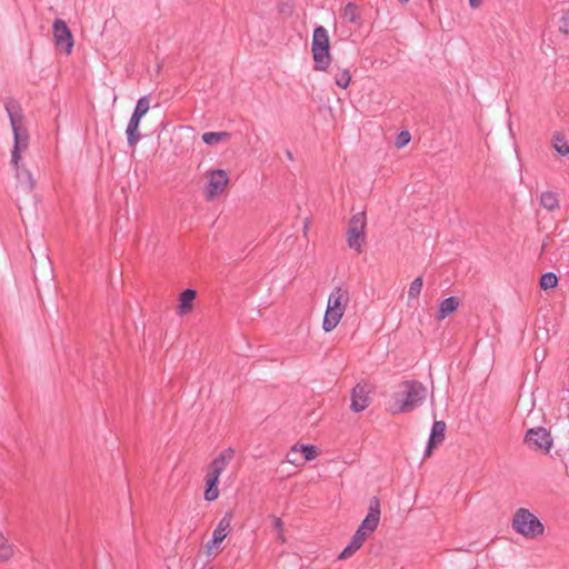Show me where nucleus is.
I'll return each instance as SVG.
<instances>
[{
    "mask_svg": "<svg viewBox=\"0 0 569 569\" xmlns=\"http://www.w3.org/2000/svg\"><path fill=\"white\" fill-rule=\"evenodd\" d=\"M512 529L527 539L538 538L545 532L541 521L526 508H519L515 512Z\"/></svg>",
    "mask_w": 569,
    "mask_h": 569,
    "instance_id": "5",
    "label": "nucleus"
},
{
    "mask_svg": "<svg viewBox=\"0 0 569 569\" xmlns=\"http://www.w3.org/2000/svg\"><path fill=\"white\" fill-rule=\"evenodd\" d=\"M4 108L13 132L11 164H18L22 160V153L29 147V132L26 127L24 114L20 104L16 100L9 99L4 102Z\"/></svg>",
    "mask_w": 569,
    "mask_h": 569,
    "instance_id": "2",
    "label": "nucleus"
},
{
    "mask_svg": "<svg viewBox=\"0 0 569 569\" xmlns=\"http://www.w3.org/2000/svg\"><path fill=\"white\" fill-rule=\"evenodd\" d=\"M149 109H150L149 98L147 96H144L138 100L132 114L137 116L139 118H143L146 116V113L149 111Z\"/></svg>",
    "mask_w": 569,
    "mask_h": 569,
    "instance_id": "25",
    "label": "nucleus"
},
{
    "mask_svg": "<svg viewBox=\"0 0 569 569\" xmlns=\"http://www.w3.org/2000/svg\"><path fill=\"white\" fill-rule=\"evenodd\" d=\"M349 301L350 293L347 288L336 287L331 291L322 321L323 331L331 332L337 328L346 312Z\"/></svg>",
    "mask_w": 569,
    "mask_h": 569,
    "instance_id": "3",
    "label": "nucleus"
},
{
    "mask_svg": "<svg viewBox=\"0 0 569 569\" xmlns=\"http://www.w3.org/2000/svg\"><path fill=\"white\" fill-rule=\"evenodd\" d=\"M18 188L26 194H30L36 188L32 172L21 162L12 164Z\"/></svg>",
    "mask_w": 569,
    "mask_h": 569,
    "instance_id": "13",
    "label": "nucleus"
},
{
    "mask_svg": "<svg viewBox=\"0 0 569 569\" xmlns=\"http://www.w3.org/2000/svg\"><path fill=\"white\" fill-rule=\"evenodd\" d=\"M53 39L58 50L63 51L67 54L72 52L73 37L72 33L63 20H56L52 26Z\"/></svg>",
    "mask_w": 569,
    "mask_h": 569,
    "instance_id": "9",
    "label": "nucleus"
},
{
    "mask_svg": "<svg viewBox=\"0 0 569 569\" xmlns=\"http://www.w3.org/2000/svg\"><path fill=\"white\" fill-rule=\"evenodd\" d=\"M372 390L373 388L369 383H357L351 390L350 409L353 412H361L367 409L371 402L370 395Z\"/></svg>",
    "mask_w": 569,
    "mask_h": 569,
    "instance_id": "11",
    "label": "nucleus"
},
{
    "mask_svg": "<svg viewBox=\"0 0 569 569\" xmlns=\"http://www.w3.org/2000/svg\"><path fill=\"white\" fill-rule=\"evenodd\" d=\"M343 16L346 19H348L351 22H356L358 13H357V7L352 3H348L345 7Z\"/></svg>",
    "mask_w": 569,
    "mask_h": 569,
    "instance_id": "29",
    "label": "nucleus"
},
{
    "mask_svg": "<svg viewBox=\"0 0 569 569\" xmlns=\"http://www.w3.org/2000/svg\"><path fill=\"white\" fill-rule=\"evenodd\" d=\"M427 393L428 390L421 382L405 380L390 396L387 409L392 415L411 412L425 401Z\"/></svg>",
    "mask_w": 569,
    "mask_h": 569,
    "instance_id": "1",
    "label": "nucleus"
},
{
    "mask_svg": "<svg viewBox=\"0 0 569 569\" xmlns=\"http://www.w3.org/2000/svg\"><path fill=\"white\" fill-rule=\"evenodd\" d=\"M539 284L543 290L552 289L558 284V278L555 273L547 272L541 276Z\"/></svg>",
    "mask_w": 569,
    "mask_h": 569,
    "instance_id": "26",
    "label": "nucleus"
},
{
    "mask_svg": "<svg viewBox=\"0 0 569 569\" xmlns=\"http://www.w3.org/2000/svg\"><path fill=\"white\" fill-rule=\"evenodd\" d=\"M17 547L0 531V563L8 562L14 557Z\"/></svg>",
    "mask_w": 569,
    "mask_h": 569,
    "instance_id": "17",
    "label": "nucleus"
},
{
    "mask_svg": "<svg viewBox=\"0 0 569 569\" xmlns=\"http://www.w3.org/2000/svg\"><path fill=\"white\" fill-rule=\"evenodd\" d=\"M297 456L298 455H291V451H290L289 455H288V462H290L292 465H300L301 461L298 459Z\"/></svg>",
    "mask_w": 569,
    "mask_h": 569,
    "instance_id": "36",
    "label": "nucleus"
},
{
    "mask_svg": "<svg viewBox=\"0 0 569 569\" xmlns=\"http://www.w3.org/2000/svg\"><path fill=\"white\" fill-rule=\"evenodd\" d=\"M201 138L206 144L214 146L221 141L228 140L230 138V133L226 131L204 132Z\"/></svg>",
    "mask_w": 569,
    "mask_h": 569,
    "instance_id": "21",
    "label": "nucleus"
},
{
    "mask_svg": "<svg viewBox=\"0 0 569 569\" xmlns=\"http://www.w3.org/2000/svg\"><path fill=\"white\" fill-rule=\"evenodd\" d=\"M459 299L456 297H449L439 303V310L437 313L438 320H443L449 315L455 312L459 307Z\"/></svg>",
    "mask_w": 569,
    "mask_h": 569,
    "instance_id": "18",
    "label": "nucleus"
},
{
    "mask_svg": "<svg viewBox=\"0 0 569 569\" xmlns=\"http://www.w3.org/2000/svg\"><path fill=\"white\" fill-rule=\"evenodd\" d=\"M540 203L545 209L549 211H552L559 207V200L556 193L551 191H546L541 193Z\"/></svg>",
    "mask_w": 569,
    "mask_h": 569,
    "instance_id": "22",
    "label": "nucleus"
},
{
    "mask_svg": "<svg viewBox=\"0 0 569 569\" xmlns=\"http://www.w3.org/2000/svg\"><path fill=\"white\" fill-rule=\"evenodd\" d=\"M272 519V522H273V528L279 532V539L284 542L286 541V538L283 536V522L280 518L276 517V516H272L271 517Z\"/></svg>",
    "mask_w": 569,
    "mask_h": 569,
    "instance_id": "31",
    "label": "nucleus"
},
{
    "mask_svg": "<svg viewBox=\"0 0 569 569\" xmlns=\"http://www.w3.org/2000/svg\"><path fill=\"white\" fill-rule=\"evenodd\" d=\"M218 481L206 479L204 499L207 501H214L219 497Z\"/></svg>",
    "mask_w": 569,
    "mask_h": 569,
    "instance_id": "23",
    "label": "nucleus"
},
{
    "mask_svg": "<svg viewBox=\"0 0 569 569\" xmlns=\"http://www.w3.org/2000/svg\"><path fill=\"white\" fill-rule=\"evenodd\" d=\"M208 183L204 189L207 200H212L224 192L230 179L227 171L214 169L207 172Z\"/></svg>",
    "mask_w": 569,
    "mask_h": 569,
    "instance_id": "7",
    "label": "nucleus"
},
{
    "mask_svg": "<svg viewBox=\"0 0 569 569\" xmlns=\"http://www.w3.org/2000/svg\"><path fill=\"white\" fill-rule=\"evenodd\" d=\"M351 81V74L347 69H339L335 73V82L338 87L346 89Z\"/></svg>",
    "mask_w": 569,
    "mask_h": 569,
    "instance_id": "24",
    "label": "nucleus"
},
{
    "mask_svg": "<svg viewBox=\"0 0 569 569\" xmlns=\"http://www.w3.org/2000/svg\"><path fill=\"white\" fill-rule=\"evenodd\" d=\"M142 118H139L137 116H131L127 129H126V136L128 144L131 148H134L139 140L141 139V134L139 132V127Z\"/></svg>",
    "mask_w": 569,
    "mask_h": 569,
    "instance_id": "15",
    "label": "nucleus"
},
{
    "mask_svg": "<svg viewBox=\"0 0 569 569\" xmlns=\"http://www.w3.org/2000/svg\"><path fill=\"white\" fill-rule=\"evenodd\" d=\"M232 519V512H226L224 516L219 520L216 529L213 530L212 537L222 542L228 537L231 530Z\"/></svg>",
    "mask_w": 569,
    "mask_h": 569,
    "instance_id": "16",
    "label": "nucleus"
},
{
    "mask_svg": "<svg viewBox=\"0 0 569 569\" xmlns=\"http://www.w3.org/2000/svg\"><path fill=\"white\" fill-rule=\"evenodd\" d=\"M553 148L561 156H568L569 154V144L565 140V138L562 136H560V134H556L553 137Z\"/></svg>",
    "mask_w": 569,
    "mask_h": 569,
    "instance_id": "27",
    "label": "nucleus"
},
{
    "mask_svg": "<svg viewBox=\"0 0 569 569\" xmlns=\"http://www.w3.org/2000/svg\"><path fill=\"white\" fill-rule=\"evenodd\" d=\"M482 0H469V4L471 8L476 9L481 4Z\"/></svg>",
    "mask_w": 569,
    "mask_h": 569,
    "instance_id": "37",
    "label": "nucleus"
},
{
    "mask_svg": "<svg viewBox=\"0 0 569 569\" xmlns=\"http://www.w3.org/2000/svg\"><path fill=\"white\" fill-rule=\"evenodd\" d=\"M401 3H408L409 0H399Z\"/></svg>",
    "mask_w": 569,
    "mask_h": 569,
    "instance_id": "39",
    "label": "nucleus"
},
{
    "mask_svg": "<svg viewBox=\"0 0 569 569\" xmlns=\"http://www.w3.org/2000/svg\"><path fill=\"white\" fill-rule=\"evenodd\" d=\"M197 292L193 289H186L180 295L179 315H186L193 308V300L196 299Z\"/></svg>",
    "mask_w": 569,
    "mask_h": 569,
    "instance_id": "19",
    "label": "nucleus"
},
{
    "mask_svg": "<svg viewBox=\"0 0 569 569\" xmlns=\"http://www.w3.org/2000/svg\"><path fill=\"white\" fill-rule=\"evenodd\" d=\"M447 426L443 421H435L429 436L428 445L425 451V457L431 456L432 450L436 446L440 445L445 440Z\"/></svg>",
    "mask_w": 569,
    "mask_h": 569,
    "instance_id": "14",
    "label": "nucleus"
},
{
    "mask_svg": "<svg viewBox=\"0 0 569 569\" xmlns=\"http://www.w3.org/2000/svg\"><path fill=\"white\" fill-rule=\"evenodd\" d=\"M221 543L222 542L212 537L206 545L207 553L210 556L214 551L219 550Z\"/></svg>",
    "mask_w": 569,
    "mask_h": 569,
    "instance_id": "33",
    "label": "nucleus"
},
{
    "mask_svg": "<svg viewBox=\"0 0 569 569\" xmlns=\"http://www.w3.org/2000/svg\"><path fill=\"white\" fill-rule=\"evenodd\" d=\"M559 30L563 33L569 32V16H563L559 23Z\"/></svg>",
    "mask_w": 569,
    "mask_h": 569,
    "instance_id": "35",
    "label": "nucleus"
},
{
    "mask_svg": "<svg viewBox=\"0 0 569 569\" xmlns=\"http://www.w3.org/2000/svg\"><path fill=\"white\" fill-rule=\"evenodd\" d=\"M380 521V503L377 498L370 501L369 512L361 521L357 529V533L368 539L377 529Z\"/></svg>",
    "mask_w": 569,
    "mask_h": 569,
    "instance_id": "10",
    "label": "nucleus"
},
{
    "mask_svg": "<svg viewBox=\"0 0 569 569\" xmlns=\"http://www.w3.org/2000/svg\"><path fill=\"white\" fill-rule=\"evenodd\" d=\"M366 540L367 539L365 537H362L361 535L355 532V535L352 536V538L350 540V543H352L359 550L362 547V545L365 543Z\"/></svg>",
    "mask_w": 569,
    "mask_h": 569,
    "instance_id": "34",
    "label": "nucleus"
},
{
    "mask_svg": "<svg viewBox=\"0 0 569 569\" xmlns=\"http://www.w3.org/2000/svg\"><path fill=\"white\" fill-rule=\"evenodd\" d=\"M410 141V133L408 131H402L398 134L397 137V140H396V146L398 148H402L405 147L406 144H408Z\"/></svg>",
    "mask_w": 569,
    "mask_h": 569,
    "instance_id": "32",
    "label": "nucleus"
},
{
    "mask_svg": "<svg viewBox=\"0 0 569 569\" xmlns=\"http://www.w3.org/2000/svg\"><path fill=\"white\" fill-rule=\"evenodd\" d=\"M423 286V279L422 277H417L410 284L408 290V297L409 299H416L421 293V289Z\"/></svg>",
    "mask_w": 569,
    "mask_h": 569,
    "instance_id": "28",
    "label": "nucleus"
},
{
    "mask_svg": "<svg viewBox=\"0 0 569 569\" xmlns=\"http://www.w3.org/2000/svg\"><path fill=\"white\" fill-rule=\"evenodd\" d=\"M358 551V548H356L352 543L349 542V545L340 552L338 556L339 560H346L352 557Z\"/></svg>",
    "mask_w": 569,
    "mask_h": 569,
    "instance_id": "30",
    "label": "nucleus"
},
{
    "mask_svg": "<svg viewBox=\"0 0 569 569\" xmlns=\"http://www.w3.org/2000/svg\"><path fill=\"white\" fill-rule=\"evenodd\" d=\"M299 453L303 455L305 461H311L317 457L318 451H317V447L311 446V445H300V446L295 445L291 448V455H299Z\"/></svg>",
    "mask_w": 569,
    "mask_h": 569,
    "instance_id": "20",
    "label": "nucleus"
},
{
    "mask_svg": "<svg viewBox=\"0 0 569 569\" xmlns=\"http://www.w3.org/2000/svg\"><path fill=\"white\" fill-rule=\"evenodd\" d=\"M234 457V450L232 448H227L222 450L209 465L206 479L218 481L227 468V466L232 461Z\"/></svg>",
    "mask_w": 569,
    "mask_h": 569,
    "instance_id": "12",
    "label": "nucleus"
},
{
    "mask_svg": "<svg viewBox=\"0 0 569 569\" xmlns=\"http://www.w3.org/2000/svg\"><path fill=\"white\" fill-rule=\"evenodd\" d=\"M311 51L315 61V69L320 71L327 70L331 61L330 41L328 31L322 26H319L313 30Z\"/></svg>",
    "mask_w": 569,
    "mask_h": 569,
    "instance_id": "4",
    "label": "nucleus"
},
{
    "mask_svg": "<svg viewBox=\"0 0 569 569\" xmlns=\"http://www.w3.org/2000/svg\"><path fill=\"white\" fill-rule=\"evenodd\" d=\"M367 217L363 211L355 213L347 231V242L350 249L361 252L366 242Z\"/></svg>",
    "mask_w": 569,
    "mask_h": 569,
    "instance_id": "6",
    "label": "nucleus"
},
{
    "mask_svg": "<svg viewBox=\"0 0 569 569\" xmlns=\"http://www.w3.org/2000/svg\"><path fill=\"white\" fill-rule=\"evenodd\" d=\"M286 154H287V157H288V159H289V160H293V156H292V152H291V151H289V150H288V151L286 152Z\"/></svg>",
    "mask_w": 569,
    "mask_h": 569,
    "instance_id": "38",
    "label": "nucleus"
},
{
    "mask_svg": "<svg viewBox=\"0 0 569 569\" xmlns=\"http://www.w3.org/2000/svg\"><path fill=\"white\" fill-rule=\"evenodd\" d=\"M525 442L530 449L541 450L546 453L549 452L552 447L551 435L542 427L529 429L526 433Z\"/></svg>",
    "mask_w": 569,
    "mask_h": 569,
    "instance_id": "8",
    "label": "nucleus"
}]
</instances>
